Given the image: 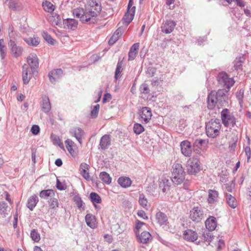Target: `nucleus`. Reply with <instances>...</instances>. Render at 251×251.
I'll list each match as a JSON object with an SVG mask.
<instances>
[{
  "instance_id": "3",
  "label": "nucleus",
  "mask_w": 251,
  "mask_h": 251,
  "mask_svg": "<svg viewBox=\"0 0 251 251\" xmlns=\"http://www.w3.org/2000/svg\"><path fill=\"white\" fill-rule=\"evenodd\" d=\"M222 125L220 120L218 119H211L206 125L205 130L207 136L210 138H215L220 134Z\"/></svg>"
},
{
  "instance_id": "1",
  "label": "nucleus",
  "mask_w": 251,
  "mask_h": 251,
  "mask_svg": "<svg viewBox=\"0 0 251 251\" xmlns=\"http://www.w3.org/2000/svg\"><path fill=\"white\" fill-rule=\"evenodd\" d=\"M101 6L100 3L94 0H89L85 5L84 8L78 7L73 10L74 16L79 18L83 23L95 19L100 14Z\"/></svg>"
},
{
  "instance_id": "10",
  "label": "nucleus",
  "mask_w": 251,
  "mask_h": 251,
  "mask_svg": "<svg viewBox=\"0 0 251 251\" xmlns=\"http://www.w3.org/2000/svg\"><path fill=\"white\" fill-rule=\"evenodd\" d=\"M35 72L29 68L28 65L24 64L23 66L22 78L24 84H27L29 83Z\"/></svg>"
},
{
  "instance_id": "34",
  "label": "nucleus",
  "mask_w": 251,
  "mask_h": 251,
  "mask_svg": "<svg viewBox=\"0 0 251 251\" xmlns=\"http://www.w3.org/2000/svg\"><path fill=\"white\" fill-rule=\"evenodd\" d=\"M51 109V104L48 97H46L43 99L42 110L45 113L49 112Z\"/></svg>"
},
{
  "instance_id": "63",
  "label": "nucleus",
  "mask_w": 251,
  "mask_h": 251,
  "mask_svg": "<svg viewBox=\"0 0 251 251\" xmlns=\"http://www.w3.org/2000/svg\"><path fill=\"white\" fill-rule=\"evenodd\" d=\"M25 99V96L23 94H21L17 97L18 100L23 101Z\"/></svg>"
},
{
  "instance_id": "11",
  "label": "nucleus",
  "mask_w": 251,
  "mask_h": 251,
  "mask_svg": "<svg viewBox=\"0 0 251 251\" xmlns=\"http://www.w3.org/2000/svg\"><path fill=\"white\" fill-rule=\"evenodd\" d=\"M152 116V112L150 108L143 107L140 112V120L142 122L147 124L150 122Z\"/></svg>"
},
{
  "instance_id": "18",
  "label": "nucleus",
  "mask_w": 251,
  "mask_h": 251,
  "mask_svg": "<svg viewBox=\"0 0 251 251\" xmlns=\"http://www.w3.org/2000/svg\"><path fill=\"white\" fill-rule=\"evenodd\" d=\"M71 135L76 138L79 143L82 144V137L84 135V131L79 127H75L70 131Z\"/></svg>"
},
{
  "instance_id": "62",
  "label": "nucleus",
  "mask_w": 251,
  "mask_h": 251,
  "mask_svg": "<svg viewBox=\"0 0 251 251\" xmlns=\"http://www.w3.org/2000/svg\"><path fill=\"white\" fill-rule=\"evenodd\" d=\"M55 164L57 166L60 167L62 165V161L60 159H57L55 160Z\"/></svg>"
},
{
  "instance_id": "13",
  "label": "nucleus",
  "mask_w": 251,
  "mask_h": 251,
  "mask_svg": "<svg viewBox=\"0 0 251 251\" xmlns=\"http://www.w3.org/2000/svg\"><path fill=\"white\" fill-rule=\"evenodd\" d=\"M66 148L70 154L75 157L78 153V149L75 144L71 140L68 139L65 141Z\"/></svg>"
},
{
  "instance_id": "43",
  "label": "nucleus",
  "mask_w": 251,
  "mask_h": 251,
  "mask_svg": "<svg viewBox=\"0 0 251 251\" xmlns=\"http://www.w3.org/2000/svg\"><path fill=\"white\" fill-rule=\"evenodd\" d=\"M6 50L4 40L0 39V53L2 59H3L5 56Z\"/></svg>"
},
{
  "instance_id": "45",
  "label": "nucleus",
  "mask_w": 251,
  "mask_h": 251,
  "mask_svg": "<svg viewBox=\"0 0 251 251\" xmlns=\"http://www.w3.org/2000/svg\"><path fill=\"white\" fill-rule=\"evenodd\" d=\"M168 183L169 181L168 180H166V182L163 180V182H160L159 187L162 189L164 193L168 192L170 189L171 186Z\"/></svg>"
},
{
  "instance_id": "61",
  "label": "nucleus",
  "mask_w": 251,
  "mask_h": 251,
  "mask_svg": "<svg viewBox=\"0 0 251 251\" xmlns=\"http://www.w3.org/2000/svg\"><path fill=\"white\" fill-rule=\"evenodd\" d=\"M217 247L218 250H221L225 246V243L223 240L220 239L218 241L217 245H216Z\"/></svg>"
},
{
  "instance_id": "28",
  "label": "nucleus",
  "mask_w": 251,
  "mask_h": 251,
  "mask_svg": "<svg viewBox=\"0 0 251 251\" xmlns=\"http://www.w3.org/2000/svg\"><path fill=\"white\" fill-rule=\"evenodd\" d=\"M119 184L123 188H127L131 186L132 181L130 178L126 176H121L118 180Z\"/></svg>"
},
{
  "instance_id": "29",
  "label": "nucleus",
  "mask_w": 251,
  "mask_h": 251,
  "mask_svg": "<svg viewBox=\"0 0 251 251\" xmlns=\"http://www.w3.org/2000/svg\"><path fill=\"white\" fill-rule=\"evenodd\" d=\"M162 31L166 34L170 33L173 31V21H166L161 26Z\"/></svg>"
},
{
  "instance_id": "14",
  "label": "nucleus",
  "mask_w": 251,
  "mask_h": 251,
  "mask_svg": "<svg viewBox=\"0 0 251 251\" xmlns=\"http://www.w3.org/2000/svg\"><path fill=\"white\" fill-rule=\"evenodd\" d=\"M27 62L29 68L36 72L39 66V59L35 53H30L27 57Z\"/></svg>"
},
{
  "instance_id": "9",
  "label": "nucleus",
  "mask_w": 251,
  "mask_h": 251,
  "mask_svg": "<svg viewBox=\"0 0 251 251\" xmlns=\"http://www.w3.org/2000/svg\"><path fill=\"white\" fill-rule=\"evenodd\" d=\"M135 12V6L133 5L132 0H129L127 12L125 14L123 19L128 25L133 19Z\"/></svg>"
},
{
  "instance_id": "12",
  "label": "nucleus",
  "mask_w": 251,
  "mask_h": 251,
  "mask_svg": "<svg viewBox=\"0 0 251 251\" xmlns=\"http://www.w3.org/2000/svg\"><path fill=\"white\" fill-rule=\"evenodd\" d=\"M203 217V213L200 207L193 208L190 212V218L193 221L199 222Z\"/></svg>"
},
{
  "instance_id": "36",
  "label": "nucleus",
  "mask_w": 251,
  "mask_h": 251,
  "mask_svg": "<svg viewBox=\"0 0 251 251\" xmlns=\"http://www.w3.org/2000/svg\"><path fill=\"white\" fill-rule=\"evenodd\" d=\"M100 179L105 183L109 184L111 182L112 178L109 175L105 172H103L100 174Z\"/></svg>"
},
{
  "instance_id": "32",
  "label": "nucleus",
  "mask_w": 251,
  "mask_h": 251,
  "mask_svg": "<svg viewBox=\"0 0 251 251\" xmlns=\"http://www.w3.org/2000/svg\"><path fill=\"white\" fill-rule=\"evenodd\" d=\"M62 74V70L61 69H56L52 71L49 74V77L50 82H53L58 78L59 75Z\"/></svg>"
},
{
  "instance_id": "22",
  "label": "nucleus",
  "mask_w": 251,
  "mask_h": 251,
  "mask_svg": "<svg viewBox=\"0 0 251 251\" xmlns=\"http://www.w3.org/2000/svg\"><path fill=\"white\" fill-rule=\"evenodd\" d=\"M208 193L207 201L209 203L215 204L218 201L219 194L217 191L210 189L208 190Z\"/></svg>"
},
{
  "instance_id": "39",
  "label": "nucleus",
  "mask_w": 251,
  "mask_h": 251,
  "mask_svg": "<svg viewBox=\"0 0 251 251\" xmlns=\"http://www.w3.org/2000/svg\"><path fill=\"white\" fill-rule=\"evenodd\" d=\"M30 237L32 240L35 242H39L40 240V235L38 233L37 229H33L31 231Z\"/></svg>"
},
{
  "instance_id": "24",
  "label": "nucleus",
  "mask_w": 251,
  "mask_h": 251,
  "mask_svg": "<svg viewBox=\"0 0 251 251\" xmlns=\"http://www.w3.org/2000/svg\"><path fill=\"white\" fill-rule=\"evenodd\" d=\"M25 42L29 46L37 47L40 43V39L36 35L25 38L24 39Z\"/></svg>"
},
{
  "instance_id": "64",
  "label": "nucleus",
  "mask_w": 251,
  "mask_h": 251,
  "mask_svg": "<svg viewBox=\"0 0 251 251\" xmlns=\"http://www.w3.org/2000/svg\"><path fill=\"white\" fill-rule=\"evenodd\" d=\"M34 251H43L41 248L38 246H35L34 248Z\"/></svg>"
},
{
  "instance_id": "2",
  "label": "nucleus",
  "mask_w": 251,
  "mask_h": 251,
  "mask_svg": "<svg viewBox=\"0 0 251 251\" xmlns=\"http://www.w3.org/2000/svg\"><path fill=\"white\" fill-rule=\"evenodd\" d=\"M223 90L217 92L213 91L210 92L207 97V107L209 109H213L216 106L218 108L224 105L225 102L223 95Z\"/></svg>"
},
{
  "instance_id": "8",
  "label": "nucleus",
  "mask_w": 251,
  "mask_h": 251,
  "mask_svg": "<svg viewBox=\"0 0 251 251\" xmlns=\"http://www.w3.org/2000/svg\"><path fill=\"white\" fill-rule=\"evenodd\" d=\"M218 80L219 84L226 88L228 90L234 83L233 79L228 77L227 75L224 72L219 73L218 76Z\"/></svg>"
},
{
  "instance_id": "35",
  "label": "nucleus",
  "mask_w": 251,
  "mask_h": 251,
  "mask_svg": "<svg viewBox=\"0 0 251 251\" xmlns=\"http://www.w3.org/2000/svg\"><path fill=\"white\" fill-rule=\"evenodd\" d=\"M226 201L227 204L232 208H235L237 206V202L234 197L230 194L226 195Z\"/></svg>"
},
{
  "instance_id": "30",
  "label": "nucleus",
  "mask_w": 251,
  "mask_h": 251,
  "mask_svg": "<svg viewBox=\"0 0 251 251\" xmlns=\"http://www.w3.org/2000/svg\"><path fill=\"white\" fill-rule=\"evenodd\" d=\"M110 137L108 135H103L100 141V146L102 149H106L110 145Z\"/></svg>"
},
{
  "instance_id": "21",
  "label": "nucleus",
  "mask_w": 251,
  "mask_h": 251,
  "mask_svg": "<svg viewBox=\"0 0 251 251\" xmlns=\"http://www.w3.org/2000/svg\"><path fill=\"white\" fill-rule=\"evenodd\" d=\"M86 225L91 227L94 229L97 227V220L96 217L92 214H87L85 217Z\"/></svg>"
},
{
  "instance_id": "25",
  "label": "nucleus",
  "mask_w": 251,
  "mask_h": 251,
  "mask_svg": "<svg viewBox=\"0 0 251 251\" xmlns=\"http://www.w3.org/2000/svg\"><path fill=\"white\" fill-rule=\"evenodd\" d=\"M89 166L85 163H82L80 166V172L82 176L87 180H90L91 177L89 174L88 171Z\"/></svg>"
},
{
  "instance_id": "23",
  "label": "nucleus",
  "mask_w": 251,
  "mask_h": 251,
  "mask_svg": "<svg viewBox=\"0 0 251 251\" xmlns=\"http://www.w3.org/2000/svg\"><path fill=\"white\" fill-rule=\"evenodd\" d=\"M205 226L209 231H213L217 226L216 219L213 216H210L205 222Z\"/></svg>"
},
{
  "instance_id": "44",
  "label": "nucleus",
  "mask_w": 251,
  "mask_h": 251,
  "mask_svg": "<svg viewBox=\"0 0 251 251\" xmlns=\"http://www.w3.org/2000/svg\"><path fill=\"white\" fill-rule=\"evenodd\" d=\"M90 198L93 203H100L101 200L100 196L95 192H92L90 194Z\"/></svg>"
},
{
  "instance_id": "17",
  "label": "nucleus",
  "mask_w": 251,
  "mask_h": 251,
  "mask_svg": "<svg viewBox=\"0 0 251 251\" xmlns=\"http://www.w3.org/2000/svg\"><path fill=\"white\" fill-rule=\"evenodd\" d=\"M137 239L139 242L143 244H147L150 242L152 240V236L151 233L146 231H144L139 234H137Z\"/></svg>"
},
{
  "instance_id": "26",
  "label": "nucleus",
  "mask_w": 251,
  "mask_h": 251,
  "mask_svg": "<svg viewBox=\"0 0 251 251\" xmlns=\"http://www.w3.org/2000/svg\"><path fill=\"white\" fill-rule=\"evenodd\" d=\"M155 221L160 226L166 225L168 223V218L164 213L158 212L155 215Z\"/></svg>"
},
{
  "instance_id": "40",
  "label": "nucleus",
  "mask_w": 251,
  "mask_h": 251,
  "mask_svg": "<svg viewBox=\"0 0 251 251\" xmlns=\"http://www.w3.org/2000/svg\"><path fill=\"white\" fill-rule=\"evenodd\" d=\"M139 203L140 205L143 208H145L146 209H148V201L143 194H141L140 195Z\"/></svg>"
},
{
  "instance_id": "51",
  "label": "nucleus",
  "mask_w": 251,
  "mask_h": 251,
  "mask_svg": "<svg viewBox=\"0 0 251 251\" xmlns=\"http://www.w3.org/2000/svg\"><path fill=\"white\" fill-rule=\"evenodd\" d=\"M74 201L78 208H80L82 207L83 202L79 196H75L74 198Z\"/></svg>"
},
{
  "instance_id": "41",
  "label": "nucleus",
  "mask_w": 251,
  "mask_h": 251,
  "mask_svg": "<svg viewBox=\"0 0 251 251\" xmlns=\"http://www.w3.org/2000/svg\"><path fill=\"white\" fill-rule=\"evenodd\" d=\"M8 206L5 202H0V216L5 217L7 214Z\"/></svg>"
},
{
  "instance_id": "55",
  "label": "nucleus",
  "mask_w": 251,
  "mask_h": 251,
  "mask_svg": "<svg viewBox=\"0 0 251 251\" xmlns=\"http://www.w3.org/2000/svg\"><path fill=\"white\" fill-rule=\"evenodd\" d=\"M137 215L143 220H148V216L147 213L143 210H139L137 212Z\"/></svg>"
},
{
  "instance_id": "16",
  "label": "nucleus",
  "mask_w": 251,
  "mask_h": 251,
  "mask_svg": "<svg viewBox=\"0 0 251 251\" xmlns=\"http://www.w3.org/2000/svg\"><path fill=\"white\" fill-rule=\"evenodd\" d=\"M181 153L185 156H189L192 153L191 143L187 141H183L180 143Z\"/></svg>"
},
{
  "instance_id": "31",
  "label": "nucleus",
  "mask_w": 251,
  "mask_h": 251,
  "mask_svg": "<svg viewBox=\"0 0 251 251\" xmlns=\"http://www.w3.org/2000/svg\"><path fill=\"white\" fill-rule=\"evenodd\" d=\"M38 198L35 195L31 196L28 200L27 203V207L32 210L38 202Z\"/></svg>"
},
{
  "instance_id": "19",
  "label": "nucleus",
  "mask_w": 251,
  "mask_h": 251,
  "mask_svg": "<svg viewBox=\"0 0 251 251\" xmlns=\"http://www.w3.org/2000/svg\"><path fill=\"white\" fill-rule=\"evenodd\" d=\"M5 3L10 10L16 11H20L23 9L22 3L15 0H6Z\"/></svg>"
},
{
  "instance_id": "57",
  "label": "nucleus",
  "mask_w": 251,
  "mask_h": 251,
  "mask_svg": "<svg viewBox=\"0 0 251 251\" xmlns=\"http://www.w3.org/2000/svg\"><path fill=\"white\" fill-rule=\"evenodd\" d=\"M140 90L142 93L144 94H148L150 91L149 86L146 84H143L141 85L140 86Z\"/></svg>"
},
{
  "instance_id": "53",
  "label": "nucleus",
  "mask_w": 251,
  "mask_h": 251,
  "mask_svg": "<svg viewBox=\"0 0 251 251\" xmlns=\"http://www.w3.org/2000/svg\"><path fill=\"white\" fill-rule=\"evenodd\" d=\"M122 72V62H118L117 64V68L115 71V77L116 79H118L120 76L121 72Z\"/></svg>"
},
{
  "instance_id": "60",
  "label": "nucleus",
  "mask_w": 251,
  "mask_h": 251,
  "mask_svg": "<svg viewBox=\"0 0 251 251\" xmlns=\"http://www.w3.org/2000/svg\"><path fill=\"white\" fill-rule=\"evenodd\" d=\"M111 99V95L110 94H105L102 100V102L105 103L107 101H109Z\"/></svg>"
},
{
  "instance_id": "37",
  "label": "nucleus",
  "mask_w": 251,
  "mask_h": 251,
  "mask_svg": "<svg viewBox=\"0 0 251 251\" xmlns=\"http://www.w3.org/2000/svg\"><path fill=\"white\" fill-rule=\"evenodd\" d=\"M51 141L54 145L59 146L60 148L64 149V145L60 138L54 134H51L50 136Z\"/></svg>"
},
{
  "instance_id": "58",
  "label": "nucleus",
  "mask_w": 251,
  "mask_h": 251,
  "mask_svg": "<svg viewBox=\"0 0 251 251\" xmlns=\"http://www.w3.org/2000/svg\"><path fill=\"white\" fill-rule=\"evenodd\" d=\"M31 131L34 135H37L40 132V127L37 125H33L31 128Z\"/></svg>"
},
{
  "instance_id": "47",
  "label": "nucleus",
  "mask_w": 251,
  "mask_h": 251,
  "mask_svg": "<svg viewBox=\"0 0 251 251\" xmlns=\"http://www.w3.org/2000/svg\"><path fill=\"white\" fill-rule=\"evenodd\" d=\"M120 32L116 30L109 40V44L110 45L114 44L118 40Z\"/></svg>"
},
{
  "instance_id": "42",
  "label": "nucleus",
  "mask_w": 251,
  "mask_h": 251,
  "mask_svg": "<svg viewBox=\"0 0 251 251\" xmlns=\"http://www.w3.org/2000/svg\"><path fill=\"white\" fill-rule=\"evenodd\" d=\"M43 38L49 43L51 45H54L56 43V41L53 39L51 36L47 32H43L42 34Z\"/></svg>"
},
{
  "instance_id": "4",
  "label": "nucleus",
  "mask_w": 251,
  "mask_h": 251,
  "mask_svg": "<svg viewBox=\"0 0 251 251\" xmlns=\"http://www.w3.org/2000/svg\"><path fill=\"white\" fill-rule=\"evenodd\" d=\"M186 171L188 174L196 176L201 171V162L197 156L189 158L186 162Z\"/></svg>"
},
{
  "instance_id": "38",
  "label": "nucleus",
  "mask_w": 251,
  "mask_h": 251,
  "mask_svg": "<svg viewBox=\"0 0 251 251\" xmlns=\"http://www.w3.org/2000/svg\"><path fill=\"white\" fill-rule=\"evenodd\" d=\"M245 58L243 55H241L239 57H237L234 61L235 69L237 70L240 69L242 66V64Z\"/></svg>"
},
{
  "instance_id": "48",
  "label": "nucleus",
  "mask_w": 251,
  "mask_h": 251,
  "mask_svg": "<svg viewBox=\"0 0 251 251\" xmlns=\"http://www.w3.org/2000/svg\"><path fill=\"white\" fill-rule=\"evenodd\" d=\"M143 226H147L146 224L142 222L139 220H136L135 221V229H136V234L139 232L140 229L142 228Z\"/></svg>"
},
{
  "instance_id": "52",
  "label": "nucleus",
  "mask_w": 251,
  "mask_h": 251,
  "mask_svg": "<svg viewBox=\"0 0 251 251\" xmlns=\"http://www.w3.org/2000/svg\"><path fill=\"white\" fill-rule=\"evenodd\" d=\"M50 207L52 209L56 208L59 206L58 200L55 198H51L49 201Z\"/></svg>"
},
{
  "instance_id": "49",
  "label": "nucleus",
  "mask_w": 251,
  "mask_h": 251,
  "mask_svg": "<svg viewBox=\"0 0 251 251\" xmlns=\"http://www.w3.org/2000/svg\"><path fill=\"white\" fill-rule=\"evenodd\" d=\"M67 26L68 28L72 29H74L76 27L77 25V22L74 19H68L67 21Z\"/></svg>"
},
{
  "instance_id": "59",
  "label": "nucleus",
  "mask_w": 251,
  "mask_h": 251,
  "mask_svg": "<svg viewBox=\"0 0 251 251\" xmlns=\"http://www.w3.org/2000/svg\"><path fill=\"white\" fill-rule=\"evenodd\" d=\"M245 152L246 154L247 155V160H248V161L249 160V159H250L251 155V151L250 148L249 147H246L245 148Z\"/></svg>"
},
{
  "instance_id": "56",
  "label": "nucleus",
  "mask_w": 251,
  "mask_h": 251,
  "mask_svg": "<svg viewBox=\"0 0 251 251\" xmlns=\"http://www.w3.org/2000/svg\"><path fill=\"white\" fill-rule=\"evenodd\" d=\"M207 143H208V142L206 140H203L202 139H197L195 141V144L196 146L204 145V146H206L207 145Z\"/></svg>"
},
{
  "instance_id": "15",
  "label": "nucleus",
  "mask_w": 251,
  "mask_h": 251,
  "mask_svg": "<svg viewBox=\"0 0 251 251\" xmlns=\"http://www.w3.org/2000/svg\"><path fill=\"white\" fill-rule=\"evenodd\" d=\"M183 238L187 241L193 242L198 239V235L195 231L187 229L183 232Z\"/></svg>"
},
{
  "instance_id": "33",
  "label": "nucleus",
  "mask_w": 251,
  "mask_h": 251,
  "mask_svg": "<svg viewBox=\"0 0 251 251\" xmlns=\"http://www.w3.org/2000/svg\"><path fill=\"white\" fill-rule=\"evenodd\" d=\"M43 9L47 12L51 13L55 9V6L50 1L46 0L42 3Z\"/></svg>"
},
{
  "instance_id": "20",
  "label": "nucleus",
  "mask_w": 251,
  "mask_h": 251,
  "mask_svg": "<svg viewBox=\"0 0 251 251\" xmlns=\"http://www.w3.org/2000/svg\"><path fill=\"white\" fill-rule=\"evenodd\" d=\"M226 138L228 140L229 148L231 149H234L236 146V144L238 140V135L236 132L232 131L231 133H228Z\"/></svg>"
},
{
  "instance_id": "50",
  "label": "nucleus",
  "mask_w": 251,
  "mask_h": 251,
  "mask_svg": "<svg viewBox=\"0 0 251 251\" xmlns=\"http://www.w3.org/2000/svg\"><path fill=\"white\" fill-rule=\"evenodd\" d=\"M52 193L53 194V191L52 190H42L40 193V197L42 198H46L50 196Z\"/></svg>"
},
{
  "instance_id": "5",
  "label": "nucleus",
  "mask_w": 251,
  "mask_h": 251,
  "mask_svg": "<svg viewBox=\"0 0 251 251\" xmlns=\"http://www.w3.org/2000/svg\"><path fill=\"white\" fill-rule=\"evenodd\" d=\"M14 27L11 25L9 27V35L10 37V41L9 46L10 48V50L12 56L14 57H18L21 55L23 52V49L19 46H17L14 41L12 40L13 35Z\"/></svg>"
},
{
  "instance_id": "46",
  "label": "nucleus",
  "mask_w": 251,
  "mask_h": 251,
  "mask_svg": "<svg viewBox=\"0 0 251 251\" xmlns=\"http://www.w3.org/2000/svg\"><path fill=\"white\" fill-rule=\"evenodd\" d=\"M134 132L137 134H140L144 131V127L140 124H135L133 126Z\"/></svg>"
},
{
  "instance_id": "27",
  "label": "nucleus",
  "mask_w": 251,
  "mask_h": 251,
  "mask_svg": "<svg viewBox=\"0 0 251 251\" xmlns=\"http://www.w3.org/2000/svg\"><path fill=\"white\" fill-rule=\"evenodd\" d=\"M139 48V43L134 44L130 49L128 52V60H134L138 53Z\"/></svg>"
},
{
  "instance_id": "6",
  "label": "nucleus",
  "mask_w": 251,
  "mask_h": 251,
  "mask_svg": "<svg viewBox=\"0 0 251 251\" xmlns=\"http://www.w3.org/2000/svg\"><path fill=\"white\" fill-rule=\"evenodd\" d=\"M185 173L180 164H176L174 168V184H181L185 179Z\"/></svg>"
},
{
  "instance_id": "54",
  "label": "nucleus",
  "mask_w": 251,
  "mask_h": 251,
  "mask_svg": "<svg viewBox=\"0 0 251 251\" xmlns=\"http://www.w3.org/2000/svg\"><path fill=\"white\" fill-rule=\"evenodd\" d=\"M100 109V105L99 104H97L95 105L93 110L91 112V117L93 118H96L98 114L99 111Z\"/></svg>"
},
{
  "instance_id": "7",
  "label": "nucleus",
  "mask_w": 251,
  "mask_h": 251,
  "mask_svg": "<svg viewBox=\"0 0 251 251\" xmlns=\"http://www.w3.org/2000/svg\"><path fill=\"white\" fill-rule=\"evenodd\" d=\"M221 119L224 126L233 127L236 124L235 117L230 114L228 109L226 108L221 112Z\"/></svg>"
}]
</instances>
